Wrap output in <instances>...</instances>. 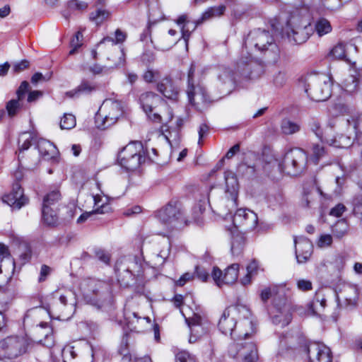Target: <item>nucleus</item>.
I'll return each mask as SVG.
<instances>
[{"mask_svg":"<svg viewBox=\"0 0 362 362\" xmlns=\"http://www.w3.org/2000/svg\"><path fill=\"white\" fill-rule=\"evenodd\" d=\"M275 48L274 38L269 31L259 28L250 31L245 40L241 57L237 62V76L243 80L258 78L261 74L262 68L259 65L252 62V52L256 50L264 52L269 49L273 50Z\"/></svg>","mask_w":362,"mask_h":362,"instance_id":"1","label":"nucleus"},{"mask_svg":"<svg viewBox=\"0 0 362 362\" xmlns=\"http://www.w3.org/2000/svg\"><path fill=\"white\" fill-rule=\"evenodd\" d=\"M241 309H244V308L238 305L228 307L223 311L219 320L218 328L221 332L226 335L229 334L235 341L230 346L229 351H230L231 346L235 344L239 343L246 345L250 342H252V341H246V340L250 339L252 334L255 332L253 323L251 320L245 319L240 322L238 329V334L234 332L237 323L236 317L240 313Z\"/></svg>","mask_w":362,"mask_h":362,"instance_id":"2","label":"nucleus"},{"mask_svg":"<svg viewBox=\"0 0 362 362\" xmlns=\"http://www.w3.org/2000/svg\"><path fill=\"white\" fill-rule=\"evenodd\" d=\"M307 8H301L291 13L286 27V35L291 42L300 45L305 42L313 33Z\"/></svg>","mask_w":362,"mask_h":362,"instance_id":"3","label":"nucleus"},{"mask_svg":"<svg viewBox=\"0 0 362 362\" xmlns=\"http://www.w3.org/2000/svg\"><path fill=\"white\" fill-rule=\"evenodd\" d=\"M124 103L116 98L105 99L95 117L99 129H106L115 124L125 112Z\"/></svg>","mask_w":362,"mask_h":362,"instance_id":"4","label":"nucleus"},{"mask_svg":"<svg viewBox=\"0 0 362 362\" xmlns=\"http://www.w3.org/2000/svg\"><path fill=\"white\" fill-rule=\"evenodd\" d=\"M202 72L203 71L194 63L191 64L188 71L186 93L189 102L193 105L206 103L209 100L205 88L200 81V75Z\"/></svg>","mask_w":362,"mask_h":362,"instance_id":"5","label":"nucleus"},{"mask_svg":"<svg viewBox=\"0 0 362 362\" xmlns=\"http://www.w3.org/2000/svg\"><path fill=\"white\" fill-rule=\"evenodd\" d=\"M146 153L141 142L128 144L118 153L119 164L127 170H135L146 161Z\"/></svg>","mask_w":362,"mask_h":362,"instance_id":"6","label":"nucleus"},{"mask_svg":"<svg viewBox=\"0 0 362 362\" xmlns=\"http://www.w3.org/2000/svg\"><path fill=\"white\" fill-rule=\"evenodd\" d=\"M283 292L284 287L279 286H272L264 288L260 294L261 300L263 302L267 301L272 296H274V305L279 311L281 315H276L272 317L274 324H281L282 326L288 325L291 320V315L290 313V308L288 304L287 299H277L276 296L281 292Z\"/></svg>","mask_w":362,"mask_h":362,"instance_id":"7","label":"nucleus"},{"mask_svg":"<svg viewBox=\"0 0 362 362\" xmlns=\"http://www.w3.org/2000/svg\"><path fill=\"white\" fill-rule=\"evenodd\" d=\"M308 160L305 152L299 148L288 150L279 163L280 170L286 174L296 176L305 169Z\"/></svg>","mask_w":362,"mask_h":362,"instance_id":"8","label":"nucleus"},{"mask_svg":"<svg viewBox=\"0 0 362 362\" xmlns=\"http://www.w3.org/2000/svg\"><path fill=\"white\" fill-rule=\"evenodd\" d=\"M305 91L314 101H325L332 94V81L326 75H319L310 77Z\"/></svg>","mask_w":362,"mask_h":362,"instance_id":"9","label":"nucleus"},{"mask_svg":"<svg viewBox=\"0 0 362 362\" xmlns=\"http://www.w3.org/2000/svg\"><path fill=\"white\" fill-rule=\"evenodd\" d=\"M76 310V299L71 291L60 294L58 301L55 302L48 310L49 315L59 320L69 319Z\"/></svg>","mask_w":362,"mask_h":362,"instance_id":"10","label":"nucleus"},{"mask_svg":"<svg viewBox=\"0 0 362 362\" xmlns=\"http://www.w3.org/2000/svg\"><path fill=\"white\" fill-rule=\"evenodd\" d=\"M336 296L337 310H352L358 305L359 289L356 284L344 283L339 286Z\"/></svg>","mask_w":362,"mask_h":362,"instance_id":"11","label":"nucleus"},{"mask_svg":"<svg viewBox=\"0 0 362 362\" xmlns=\"http://www.w3.org/2000/svg\"><path fill=\"white\" fill-rule=\"evenodd\" d=\"M157 216L160 221L173 227H176L179 224H186L187 222L181 205L176 202H170L160 209L158 211Z\"/></svg>","mask_w":362,"mask_h":362,"instance_id":"12","label":"nucleus"},{"mask_svg":"<svg viewBox=\"0 0 362 362\" xmlns=\"http://www.w3.org/2000/svg\"><path fill=\"white\" fill-rule=\"evenodd\" d=\"M27 341L22 337L10 336L0 341V356L15 358L27 351Z\"/></svg>","mask_w":362,"mask_h":362,"instance_id":"13","label":"nucleus"},{"mask_svg":"<svg viewBox=\"0 0 362 362\" xmlns=\"http://www.w3.org/2000/svg\"><path fill=\"white\" fill-rule=\"evenodd\" d=\"M224 178L226 181V194H229L228 197L224 200L226 209L225 211H228L229 214H231L232 211L234 210L237 206V198L238 191V182L235 173L230 170H227L224 173ZM222 211L223 215H228V213Z\"/></svg>","mask_w":362,"mask_h":362,"instance_id":"14","label":"nucleus"},{"mask_svg":"<svg viewBox=\"0 0 362 362\" xmlns=\"http://www.w3.org/2000/svg\"><path fill=\"white\" fill-rule=\"evenodd\" d=\"M257 222V215L248 209H239L233 216V226L235 228L243 227L246 230H252L256 228Z\"/></svg>","mask_w":362,"mask_h":362,"instance_id":"15","label":"nucleus"},{"mask_svg":"<svg viewBox=\"0 0 362 362\" xmlns=\"http://www.w3.org/2000/svg\"><path fill=\"white\" fill-rule=\"evenodd\" d=\"M239 264H232L228 266L224 271V273L218 268L214 267L211 273V276L218 287H221L224 284H233L236 282L238 277Z\"/></svg>","mask_w":362,"mask_h":362,"instance_id":"16","label":"nucleus"},{"mask_svg":"<svg viewBox=\"0 0 362 362\" xmlns=\"http://www.w3.org/2000/svg\"><path fill=\"white\" fill-rule=\"evenodd\" d=\"M104 283L95 279H89L82 284V290L85 300L98 308L102 306L100 299L98 298L100 292L104 286Z\"/></svg>","mask_w":362,"mask_h":362,"instance_id":"17","label":"nucleus"},{"mask_svg":"<svg viewBox=\"0 0 362 362\" xmlns=\"http://www.w3.org/2000/svg\"><path fill=\"white\" fill-rule=\"evenodd\" d=\"M230 355L233 357L237 355L243 356V362H257L258 359L257 349L254 342H250L246 345L235 344L231 346Z\"/></svg>","mask_w":362,"mask_h":362,"instance_id":"18","label":"nucleus"},{"mask_svg":"<svg viewBox=\"0 0 362 362\" xmlns=\"http://www.w3.org/2000/svg\"><path fill=\"white\" fill-rule=\"evenodd\" d=\"M15 269V262L11 257L8 248L0 243V280H8Z\"/></svg>","mask_w":362,"mask_h":362,"instance_id":"19","label":"nucleus"},{"mask_svg":"<svg viewBox=\"0 0 362 362\" xmlns=\"http://www.w3.org/2000/svg\"><path fill=\"white\" fill-rule=\"evenodd\" d=\"M3 202L13 209H20L28 203V198L23 194V190L18 182L13 184L12 191L2 197Z\"/></svg>","mask_w":362,"mask_h":362,"instance_id":"20","label":"nucleus"},{"mask_svg":"<svg viewBox=\"0 0 362 362\" xmlns=\"http://www.w3.org/2000/svg\"><path fill=\"white\" fill-rule=\"evenodd\" d=\"M238 80L233 76L230 69L223 68L219 70L217 87L221 93L228 95L233 90Z\"/></svg>","mask_w":362,"mask_h":362,"instance_id":"21","label":"nucleus"},{"mask_svg":"<svg viewBox=\"0 0 362 362\" xmlns=\"http://www.w3.org/2000/svg\"><path fill=\"white\" fill-rule=\"evenodd\" d=\"M295 253L297 262L303 264L308 262L313 252L312 243L304 237L294 238Z\"/></svg>","mask_w":362,"mask_h":362,"instance_id":"22","label":"nucleus"},{"mask_svg":"<svg viewBox=\"0 0 362 362\" xmlns=\"http://www.w3.org/2000/svg\"><path fill=\"white\" fill-rule=\"evenodd\" d=\"M94 205L95 209L92 211L83 213L77 219L78 223H82L91 217L93 214H103L109 213L111 211V207L107 203V198L103 201L100 194L93 196Z\"/></svg>","mask_w":362,"mask_h":362,"instance_id":"23","label":"nucleus"},{"mask_svg":"<svg viewBox=\"0 0 362 362\" xmlns=\"http://www.w3.org/2000/svg\"><path fill=\"white\" fill-rule=\"evenodd\" d=\"M156 88L158 92L170 100H176L180 92V88L170 76L163 78L157 83Z\"/></svg>","mask_w":362,"mask_h":362,"instance_id":"24","label":"nucleus"},{"mask_svg":"<svg viewBox=\"0 0 362 362\" xmlns=\"http://www.w3.org/2000/svg\"><path fill=\"white\" fill-rule=\"evenodd\" d=\"M96 86L93 82L83 80L81 83L74 89L66 93V95L69 98H80L90 95L95 91Z\"/></svg>","mask_w":362,"mask_h":362,"instance_id":"25","label":"nucleus"},{"mask_svg":"<svg viewBox=\"0 0 362 362\" xmlns=\"http://www.w3.org/2000/svg\"><path fill=\"white\" fill-rule=\"evenodd\" d=\"M132 265H134L135 262L130 259H123L121 261H117L115 265V271L118 276H121L122 272H126L125 278L122 279V284L124 286L129 284V280H133V274L131 270Z\"/></svg>","mask_w":362,"mask_h":362,"instance_id":"26","label":"nucleus"},{"mask_svg":"<svg viewBox=\"0 0 362 362\" xmlns=\"http://www.w3.org/2000/svg\"><path fill=\"white\" fill-rule=\"evenodd\" d=\"M37 148L39 153L46 160L55 159L58 153L57 147L44 139H40L37 141Z\"/></svg>","mask_w":362,"mask_h":362,"instance_id":"27","label":"nucleus"},{"mask_svg":"<svg viewBox=\"0 0 362 362\" xmlns=\"http://www.w3.org/2000/svg\"><path fill=\"white\" fill-rule=\"evenodd\" d=\"M160 100L159 95L151 91L145 92L139 97L140 105L146 115L152 112L153 107Z\"/></svg>","mask_w":362,"mask_h":362,"instance_id":"28","label":"nucleus"},{"mask_svg":"<svg viewBox=\"0 0 362 362\" xmlns=\"http://www.w3.org/2000/svg\"><path fill=\"white\" fill-rule=\"evenodd\" d=\"M361 75L357 70H352L342 83V89L349 94H353L358 91L359 88Z\"/></svg>","mask_w":362,"mask_h":362,"instance_id":"29","label":"nucleus"},{"mask_svg":"<svg viewBox=\"0 0 362 362\" xmlns=\"http://www.w3.org/2000/svg\"><path fill=\"white\" fill-rule=\"evenodd\" d=\"M151 42L155 49L160 51H167L175 45L177 40L176 39H172L168 35L163 34L158 35L153 38H151Z\"/></svg>","mask_w":362,"mask_h":362,"instance_id":"30","label":"nucleus"},{"mask_svg":"<svg viewBox=\"0 0 362 362\" xmlns=\"http://www.w3.org/2000/svg\"><path fill=\"white\" fill-rule=\"evenodd\" d=\"M358 138L350 130V127H346V135L341 134L335 138L329 143L330 145H333L337 148H348L353 144L355 139Z\"/></svg>","mask_w":362,"mask_h":362,"instance_id":"31","label":"nucleus"},{"mask_svg":"<svg viewBox=\"0 0 362 362\" xmlns=\"http://www.w3.org/2000/svg\"><path fill=\"white\" fill-rule=\"evenodd\" d=\"M37 333L44 335V339H39L38 342L47 347H52L54 345L52 329L47 322H42L37 328Z\"/></svg>","mask_w":362,"mask_h":362,"instance_id":"32","label":"nucleus"},{"mask_svg":"<svg viewBox=\"0 0 362 362\" xmlns=\"http://www.w3.org/2000/svg\"><path fill=\"white\" fill-rule=\"evenodd\" d=\"M346 126L350 127V130L359 140L362 139V114L352 116L346 120Z\"/></svg>","mask_w":362,"mask_h":362,"instance_id":"33","label":"nucleus"},{"mask_svg":"<svg viewBox=\"0 0 362 362\" xmlns=\"http://www.w3.org/2000/svg\"><path fill=\"white\" fill-rule=\"evenodd\" d=\"M323 344L319 342H310L306 346L305 350L310 362H320L322 349L321 346H323Z\"/></svg>","mask_w":362,"mask_h":362,"instance_id":"34","label":"nucleus"},{"mask_svg":"<svg viewBox=\"0 0 362 362\" xmlns=\"http://www.w3.org/2000/svg\"><path fill=\"white\" fill-rule=\"evenodd\" d=\"M35 136L33 133L25 132L21 134L18 139L19 160L22 157L21 154L23 152L30 148L31 146V142L35 141Z\"/></svg>","mask_w":362,"mask_h":362,"instance_id":"35","label":"nucleus"},{"mask_svg":"<svg viewBox=\"0 0 362 362\" xmlns=\"http://www.w3.org/2000/svg\"><path fill=\"white\" fill-rule=\"evenodd\" d=\"M42 220L47 226H55L58 223L57 208L42 207Z\"/></svg>","mask_w":362,"mask_h":362,"instance_id":"36","label":"nucleus"},{"mask_svg":"<svg viewBox=\"0 0 362 362\" xmlns=\"http://www.w3.org/2000/svg\"><path fill=\"white\" fill-rule=\"evenodd\" d=\"M61 199V194L58 189H53L47 192L42 199V207L57 208V205Z\"/></svg>","mask_w":362,"mask_h":362,"instance_id":"37","label":"nucleus"},{"mask_svg":"<svg viewBox=\"0 0 362 362\" xmlns=\"http://www.w3.org/2000/svg\"><path fill=\"white\" fill-rule=\"evenodd\" d=\"M332 30L330 22L326 18H320L315 21L313 32H315L319 37H322L329 33Z\"/></svg>","mask_w":362,"mask_h":362,"instance_id":"38","label":"nucleus"},{"mask_svg":"<svg viewBox=\"0 0 362 362\" xmlns=\"http://www.w3.org/2000/svg\"><path fill=\"white\" fill-rule=\"evenodd\" d=\"M316 193L324 198H327L326 194L322 191L321 188L319 186H316L315 192H304L301 200V205L303 207H311L314 204V197Z\"/></svg>","mask_w":362,"mask_h":362,"instance_id":"39","label":"nucleus"},{"mask_svg":"<svg viewBox=\"0 0 362 362\" xmlns=\"http://www.w3.org/2000/svg\"><path fill=\"white\" fill-rule=\"evenodd\" d=\"M281 129L283 134L291 135L299 132L300 126L299 124L288 119H284L281 123Z\"/></svg>","mask_w":362,"mask_h":362,"instance_id":"40","label":"nucleus"},{"mask_svg":"<svg viewBox=\"0 0 362 362\" xmlns=\"http://www.w3.org/2000/svg\"><path fill=\"white\" fill-rule=\"evenodd\" d=\"M170 255V245L167 243L158 254L153 256L152 262L154 267H160L164 264L166 259Z\"/></svg>","mask_w":362,"mask_h":362,"instance_id":"41","label":"nucleus"},{"mask_svg":"<svg viewBox=\"0 0 362 362\" xmlns=\"http://www.w3.org/2000/svg\"><path fill=\"white\" fill-rule=\"evenodd\" d=\"M226 6L223 5L209 8L202 16L201 21L209 20L214 17H218L223 14Z\"/></svg>","mask_w":362,"mask_h":362,"instance_id":"42","label":"nucleus"},{"mask_svg":"<svg viewBox=\"0 0 362 362\" xmlns=\"http://www.w3.org/2000/svg\"><path fill=\"white\" fill-rule=\"evenodd\" d=\"M349 225L345 219L339 220L332 227V231L334 236L338 238H342L348 231Z\"/></svg>","mask_w":362,"mask_h":362,"instance_id":"43","label":"nucleus"},{"mask_svg":"<svg viewBox=\"0 0 362 362\" xmlns=\"http://www.w3.org/2000/svg\"><path fill=\"white\" fill-rule=\"evenodd\" d=\"M110 16V13L105 9L98 8L95 12L90 13V20L97 25L103 23Z\"/></svg>","mask_w":362,"mask_h":362,"instance_id":"44","label":"nucleus"},{"mask_svg":"<svg viewBox=\"0 0 362 362\" xmlns=\"http://www.w3.org/2000/svg\"><path fill=\"white\" fill-rule=\"evenodd\" d=\"M326 156V151L323 146L314 144L310 153V160L315 164H318L320 160Z\"/></svg>","mask_w":362,"mask_h":362,"instance_id":"45","label":"nucleus"},{"mask_svg":"<svg viewBox=\"0 0 362 362\" xmlns=\"http://www.w3.org/2000/svg\"><path fill=\"white\" fill-rule=\"evenodd\" d=\"M354 215L362 221V190L355 194L352 200Z\"/></svg>","mask_w":362,"mask_h":362,"instance_id":"46","label":"nucleus"},{"mask_svg":"<svg viewBox=\"0 0 362 362\" xmlns=\"http://www.w3.org/2000/svg\"><path fill=\"white\" fill-rule=\"evenodd\" d=\"M318 305L322 308H325L326 306V300L322 297L320 298V293H316L314 297V300L308 303V309L313 314H316L319 310Z\"/></svg>","mask_w":362,"mask_h":362,"instance_id":"47","label":"nucleus"},{"mask_svg":"<svg viewBox=\"0 0 362 362\" xmlns=\"http://www.w3.org/2000/svg\"><path fill=\"white\" fill-rule=\"evenodd\" d=\"M76 117L71 114H64L61 119L60 127L62 129H71L76 126Z\"/></svg>","mask_w":362,"mask_h":362,"instance_id":"48","label":"nucleus"},{"mask_svg":"<svg viewBox=\"0 0 362 362\" xmlns=\"http://www.w3.org/2000/svg\"><path fill=\"white\" fill-rule=\"evenodd\" d=\"M197 26V23L193 21H187L182 26V37L186 42L189 40L190 33L196 29Z\"/></svg>","mask_w":362,"mask_h":362,"instance_id":"49","label":"nucleus"},{"mask_svg":"<svg viewBox=\"0 0 362 362\" xmlns=\"http://www.w3.org/2000/svg\"><path fill=\"white\" fill-rule=\"evenodd\" d=\"M330 55L334 59H344L346 57L345 45L343 43H338L330 52Z\"/></svg>","mask_w":362,"mask_h":362,"instance_id":"50","label":"nucleus"},{"mask_svg":"<svg viewBox=\"0 0 362 362\" xmlns=\"http://www.w3.org/2000/svg\"><path fill=\"white\" fill-rule=\"evenodd\" d=\"M175 362H197V358L187 351H180L176 354Z\"/></svg>","mask_w":362,"mask_h":362,"instance_id":"51","label":"nucleus"},{"mask_svg":"<svg viewBox=\"0 0 362 362\" xmlns=\"http://www.w3.org/2000/svg\"><path fill=\"white\" fill-rule=\"evenodd\" d=\"M20 100L18 98L17 100L13 99L7 103L6 108L9 117L15 116L21 108Z\"/></svg>","mask_w":362,"mask_h":362,"instance_id":"52","label":"nucleus"},{"mask_svg":"<svg viewBox=\"0 0 362 362\" xmlns=\"http://www.w3.org/2000/svg\"><path fill=\"white\" fill-rule=\"evenodd\" d=\"M83 34L81 31H78L70 42L71 49L69 52V54L75 53L76 50L80 47L82 45Z\"/></svg>","mask_w":362,"mask_h":362,"instance_id":"53","label":"nucleus"},{"mask_svg":"<svg viewBox=\"0 0 362 362\" xmlns=\"http://www.w3.org/2000/svg\"><path fill=\"white\" fill-rule=\"evenodd\" d=\"M243 250V240L242 237L233 238L231 243V252L233 255H239Z\"/></svg>","mask_w":362,"mask_h":362,"instance_id":"54","label":"nucleus"},{"mask_svg":"<svg viewBox=\"0 0 362 362\" xmlns=\"http://www.w3.org/2000/svg\"><path fill=\"white\" fill-rule=\"evenodd\" d=\"M310 130L316 135V136L321 141L324 139L323 132L321 129L320 122L315 119H312L309 122Z\"/></svg>","mask_w":362,"mask_h":362,"instance_id":"55","label":"nucleus"},{"mask_svg":"<svg viewBox=\"0 0 362 362\" xmlns=\"http://www.w3.org/2000/svg\"><path fill=\"white\" fill-rule=\"evenodd\" d=\"M296 286L299 291L308 292L313 289V283L308 279H298L296 281Z\"/></svg>","mask_w":362,"mask_h":362,"instance_id":"56","label":"nucleus"},{"mask_svg":"<svg viewBox=\"0 0 362 362\" xmlns=\"http://www.w3.org/2000/svg\"><path fill=\"white\" fill-rule=\"evenodd\" d=\"M160 76L158 70L148 69L143 74L144 80L147 83H153Z\"/></svg>","mask_w":362,"mask_h":362,"instance_id":"57","label":"nucleus"},{"mask_svg":"<svg viewBox=\"0 0 362 362\" xmlns=\"http://www.w3.org/2000/svg\"><path fill=\"white\" fill-rule=\"evenodd\" d=\"M204 211L205 202H199L197 204H196L192 209V219L194 221L198 222L199 221L201 215L204 213Z\"/></svg>","mask_w":362,"mask_h":362,"instance_id":"58","label":"nucleus"},{"mask_svg":"<svg viewBox=\"0 0 362 362\" xmlns=\"http://www.w3.org/2000/svg\"><path fill=\"white\" fill-rule=\"evenodd\" d=\"M68 7L71 10L83 11L88 8V4L85 1L71 0L68 2Z\"/></svg>","mask_w":362,"mask_h":362,"instance_id":"59","label":"nucleus"},{"mask_svg":"<svg viewBox=\"0 0 362 362\" xmlns=\"http://www.w3.org/2000/svg\"><path fill=\"white\" fill-rule=\"evenodd\" d=\"M322 353L320 355V362H332V354L330 349L326 345L323 344V346H321Z\"/></svg>","mask_w":362,"mask_h":362,"instance_id":"60","label":"nucleus"},{"mask_svg":"<svg viewBox=\"0 0 362 362\" xmlns=\"http://www.w3.org/2000/svg\"><path fill=\"white\" fill-rule=\"evenodd\" d=\"M286 82V76L285 73L279 71L274 77V83L276 87H283Z\"/></svg>","mask_w":362,"mask_h":362,"instance_id":"61","label":"nucleus"},{"mask_svg":"<svg viewBox=\"0 0 362 362\" xmlns=\"http://www.w3.org/2000/svg\"><path fill=\"white\" fill-rule=\"evenodd\" d=\"M119 354L122 356V359L124 362H132L133 361L132 355L129 353L127 344L122 346L119 350Z\"/></svg>","mask_w":362,"mask_h":362,"instance_id":"62","label":"nucleus"},{"mask_svg":"<svg viewBox=\"0 0 362 362\" xmlns=\"http://www.w3.org/2000/svg\"><path fill=\"white\" fill-rule=\"evenodd\" d=\"M29 88V83L27 81H23L16 91L18 100H22Z\"/></svg>","mask_w":362,"mask_h":362,"instance_id":"63","label":"nucleus"},{"mask_svg":"<svg viewBox=\"0 0 362 362\" xmlns=\"http://www.w3.org/2000/svg\"><path fill=\"white\" fill-rule=\"evenodd\" d=\"M29 62L28 60H22L13 64V70L15 73H19L26 69L29 66Z\"/></svg>","mask_w":362,"mask_h":362,"instance_id":"64","label":"nucleus"}]
</instances>
